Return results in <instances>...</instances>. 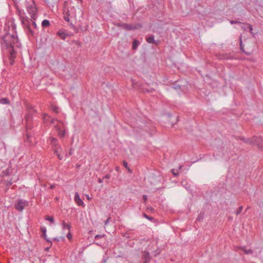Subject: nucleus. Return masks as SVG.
<instances>
[{
	"label": "nucleus",
	"instance_id": "a19ab883",
	"mask_svg": "<svg viewBox=\"0 0 263 263\" xmlns=\"http://www.w3.org/2000/svg\"><path fill=\"white\" fill-rule=\"evenodd\" d=\"M241 29H243L245 31L248 30V26L245 25V23L243 24V25H242L241 27Z\"/></svg>",
	"mask_w": 263,
	"mask_h": 263
},
{
	"label": "nucleus",
	"instance_id": "6e6d98bb",
	"mask_svg": "<svg viewBox=\"0 0 263 263\" xmlns=\"http://www.w3.org/2000/svg\"><path fill=\"white\" fill-rule=\"evenodd\" d=\"M54 187H55L54 184H51L50 186V188L52 189H53Z\"/></svg>",
	"mask_w": 263,
	"mask_h": 263
},
{
	"label": "nucleus",
	"instance_id": "20e7f679",
	"mask_svg": "<svg viewBox=\"0 0 263 263\" xmlns=\"http://www.w3.org/2000/svg\"><path fill=\"white\" fill-rule=\"evenodd\" d=\"M117 27H122L123 29L127 31L134 30L142 27L140 24L132 25L127 23H118L116 24Z\"/></svg>",
	"mask_w": 263,
	"mask_h": 263
},
{
	"label": "nucleus",
	"instance_id": "f257e3e1",
	"mask_svg": "<svg viewBox=\"0 0 263 263\" xmlns=\"http://www.w3.org/2000/svg\"><path fill=\"white\" fill-rule=\"evenodd\" d=\"M2 40V49H5L9 53L10 64L12 65L16 54L14 48H19L21 46V43L14 35H10L9 34L4 35Z\"/></svg>",
	"mask_w": 263,
	"mask_h": 263
},
{
	"label": "nucleus",
	"instance_id": "2f4dec72",
	"mask_svg": "<svg viewBox=\"0 0 263 263\" xmlns=\"http://www.w3.org/2000/svg\"><path fill=\"white\" fill-rule=\"evenodd\" d=\"M243 209V206H239L238 209L236 211L235 213L237 215L239 214Z\"/></svg>",
	"mask_w": 263,
	"mask_h": 263
},
{
	"label": "nucleus",
	"instance_id": "ea45409f",
	"mask_svg": "<svg viewBox=\"0 0 263 263\" xmlns=\"http://www.w3.org/2000/svg\"><path fill=\"white\" fill-rule=\"evenodd\" d=\"M58 148H58V147H54V148H53V149L54 151V153L55 154L57 155L58 154H59V152H58Z\"/></svg>",
	"mask_w": 263,
	"mask_h": 263
},
{
	"label": "nucleus",
	"instance_id": "412c9836",
	"mask_svg": "<svg viewBox=\"0 0 263 263\" xmlns=\"http://www.w3.org/2000/svg\"><path fill=\"white\" fill-rule=\"evenodd\" d=\"M63 229H68V231H70L71 228V225L70 223H67L65 221H63L62 222Z\"/></svg>",
	"mask_w": 263,
	"mask_h": 263
},
{
	"label": "nucleus",
	"instance_id": "37998d69",
	"mask_svg": "<svg viewBox=\"0 0 263 263\" xmlns=\"http://www.w3.org/2000/svg\"><path fill=\"white\" fill-rule=\"evenodd\" d=\"M34 21L35 20H31L32 24L31 25H32L34 28H36L37 26H36V23H35Z\"/></svg>",
	"mask_w": 263,
	"mask_h": 263
},
{
	"label": "nucleus",
	"instance_id": "9d476101",
	"mask_svg": "<svg viewBox=\"0 0 263 263\" xmlns=\"http://www.w3.org/2000/svg\"><path fill=\"white\" fill-rule=\"evenodd\" d=\"M215 55L218 60H223L232 59V56L230 53H217Z\"/></svg>",
	"mask_w": 263,
	"mask_h": 263
},
{
	"label": "nucleus",
	"instance_id": "f704fd0d",
	"mask_svg": "<svg viewBox=\"0 0 263 263\" xmlns=\"http://www.w3.org/2000/svg\"><path fill=\"white\" fill-rule=\"evenodd\" d=\"M72 154H73V149L72 148H70L69 149V151L68 154H66L65 157H67L69 156H71Z\"/></svg>",
	"mask_w": 263,
	"mask_h": 263
},
{
	"label": "nucleus",
	"instance_id": "6ab92c4d",
	"mask_svg": "<svg viewBox=\"0 0 263 263\" xmlns=\"http://www.w3.org/2000/svg\"><path fill=\"white\" fill-rule=\"evenodd\" d=\"M146 41L148 43H153V44H155L156 45H158V43H156L155 42V40L154 39V35H152L151 36H149L148 37H147L146 39Z\"/></svg>",
	"mask_w": 263,
	"mask_h": 263
},
{
	"label": "nucleus",
	"instance_id": "4be33fe9",
	"mask_svg": "<svg viewBox=\"0 0 263 263\" xmlns=\"http://www.w3.org/2000/svg\"><path fill=\"white\" fill-rule=\"evenodd\" d=\"M50 25V22L47 20H44L42 22V26L43 28L49 27Z\"/></svg>",
	"mask_w": 263,
	"mask_h": 263
},
{
	"label": "nucleus",
	"instance_id": "393cba45",
	"mask_svg": "<svg viewBox=\"0 0 263 263\" xmlns=\"http://www.w3.org/2000/svg\"><path fill=\"white\" fill-rule=\"evenodd\" d=\"M143 216L144 217H145V218H146L147 219L150 220L151 221H152V222H155V219H154V217L147 215L145 213H143Z\"/></svg>",
	"mask_w": 263,
	"mask_h": 263
},
{
	"label": "nucleus",
	"instance_id": "052dcab7",
	"mask_svg": "<svg viewBox=\"0 0 263 263\" xmlns=\"http://www.w3.org/2000/svg\"><path fill=\"white\" fill-rule=\"evenodd\" d=\"M87 199L88 200H90V198L89 197L88 195L87 196Z\"/></svg>",
	"mask_w": 263,
	"mask_h": 263
},
{
	"label": "nucleus",
	"instance_id": "4c0bfd02",
	"mask_svg": "<svg viewBox=\"0 0 263 263\" xmlns=\"http://www.w3.org/2000/svg\"><path fill=\"white\" fill-rule=\"evenodd\" d=\"M105 236V235L104 234H103V235H100V234H98L96 236H95V239L97 240L99 238H102L103 237Z\"/></svg>",
	"mask_w": 263,
	"mask_h": 263
},
{
	"label": "nucleus",
	"instance_id": "ddd939ff",
	"mask_svg": "<svg viewBox=\"0 0 263 263\" xmlns=\"http://www.w3.org/2000/svg\"><path fill=\"white\" fill-rule=\"evenodd\" d=\"M55 128L58 131V135L60 137H64L65 135V131L64 129H61L58 125H55Z\"/></svg>",
	"mask_w": 263,
	"mask_h": 263
},
{
	"label": "nucleus",
	"instance_id": "1a4fd4ad",
	"mask_svg": "<svg viewBox=\"0 0 263 263\" xmlns=\"http://www.w3.org/2000/svg\"><path fill=\"white\" fill-rule=\"evenodd\" d=\"M25 119L26 128V130H27L32 128V125H31V121L32 120V115L30 113L27 114L25 116Z\"/></svg>",
	"mask_w": 263,
	"mask_h": 263
},
{
	"label": "nucleus",
	"instance_id": "0eeeda50",
	"mask_svg": "<svg viewBox=\"0 0 263 263\" xmlns=\"http://www.w3.org/2000/svg\"><path fill=\"white\" fill-rule=\"evenodd\" d=\"M254 145L257 146L261 151L263 150V139L261 137L253 136Z\"/></svg>",
	"mask_w": 263,
	"mask_h": 263
},
{
	"label": "nucleus",
	"instance_id": "603ef678",
	"mask_svg": "<svg viewBox=\"0 0 263 263\" xmlns=\"http://www.w3.org/2000/svg\"><path fill=\"white\" fill-rule=\"evenodd\" d=\"M143 199L145 202H146L147 200V196L146 195H144L143 196Z\"/></svg>",
	"mask_w": 263,
	"mask_h": 263
},
{
	"label": "nucleus",
	"instance_id": "f03ea898",
	"mask_svg": "<svg viewBox=\"0 0 263 263\" xmlns=\"http://www.w3.org/2000/svg\"><path fill=\"white\" fill-rule=\"evenodd\" d=\"M20 14V19L22 22V24L23 26V27L25 29L26 31L29 35H31L32 36L34 35V32L31 29V24L30 22V20L26 16H25L21 14V10L18 11Z\"/></svg>",
	"mask_w": 263,
	"mask_h": 263
},
{
	"label": "nucleus",
	"instance_id": "a878e982",
	"mask_svg": "<svg viewBox=\"0 0 263 263\" xmlns=\"http://www.w3.org/2000/svg\"><path fill=\"white\" fill-rule=\"evenodd\" d=\"M0 103L3 104H9L10 101L7 98H4L0 99Z\"/></svg>",
	"mask_w": 263,
	"mask_h": 263
},
{
	"label": "nucleus",
	"instance_id": "cd10ccee",
	"mask_svg": "<svg viewBox=\"0 0 263 263\" xmlns=\"http://www.w3.org/2000/svg\"><path fill=\"white\" fill-rule=\"evenodd\" d=\"M253 137L251 138L247 139L246 141H245V143L254 145V140Z\"/></svg>",
	"mask_w": 263,
	"mask_h": 263
},
{
	"label": "nucleus",
	"instance_id": "13d9d810",
	"mask_svg": "<svg viewBox=\"0 0 263 263\" xmlns=\"http://www.w3.org/2000/svg\"><path fill=\"white\" fill-rule=\"evenodd\" d=\"M49 248H50V247L46 248L45 249V251H48L49 250Z\"/></svg>",
	"mask_w": 263,
	"mask_h": 263
},
{
	"label": "nucleus",
	"instance_id": "9b49d317",
	"mask_svg": "<svg viewBox=\"0 0 263 263\" xmlns=\"http://www.w3.org/2000/svg\"><path fill=\"white\" fill-rule=\"evenodd\" d=\"M74 200L75 202L79 206H82L83 208L85 206V204H84L83 201L80 198V196L78 193L76 192L74 194Z\"/></svg>",
	"mask_w": 263,
	"mask_h": 263
},
{
	"label": "nucleus",
	"instance_id": "f3484780",
	"mask_svg": "<svg viewBox=\"0 0 263 263\" xmlns=\"http://www.w3.org/2000/svg\"><path fill=\"white\" fill-rule=\"evenodd\" d=\"M142 259L143 260L150 261L151 257L150 256L149 253L147 251H144L143 253Z\"/></svg>",
	"mask_w": 263,
	"mask_h": 263
},
{
	"label": "nucleus",
	"instance_id": "7c9ffc66",
	"mask_svg": "<svg viewBox=\"0 0 263 263\" xmlns=\"http://www.w3.org/2000/svg\"><path fill=\"white\" fill-rule=\"evenodd\" d=\"M70 28H72L74 30L75 33H78L79 32L78 28H77L73 24L71 23L70 24Z\"/></svg>",
	"mask_w": 263,
	"mask_h": 263
},
{
	"label": "nucleus",
	"instance_id": "0e129e2a",
	"mask_svg": "<svg viewBox=\"0 0 263 263\" xmlns=\"http://www.w3.org/2000/svg\"><path fill=\"white\" fill-rule=\"evenodd\" d=\"M182 167V166H180L179 167V169L180 170Z\"/></svg>",
	"mask_w": 263,
	"mask_h": 263
},
{
	"label": "nucleus",
	"instance_id": "39448f33",
	"mask_svg": "<svg viewBox=\"0 0 263 263\" xmlns=\"http://www.w3.org/2000/svg\"><path fill=\"white\" fill-rule=\"evenodd\" d=\"M27 10L28 12L30 14L31 20H35L37 18V8L34 3L28 5L27 7Z\"/></svg>",
	"mask_w": 263,
	"mask_h": 263
},
{
	"label": "nucleus",
	"instance_id": "bb28decb",
	"mask_svg": "<svg viewBox=\"0 0 263 263\" xmlns=\"http://www.w3.org/2000/svg\"><path fill=\"white\" fill-rule=\"evenodd\" d=\"M43 119L45 122H48L50 121L51 117L47 114H44Z\"/></svg>",
	"mask_w": 263,
	"mask_h": 263
},
{
	"label": "nucleus",
	"instance_id": "b1692460",
	"mask_svg": "<svg viewBox=\"0 0 263 263\" xmlns=\"http://www.w3.org/2000/svg\"><path fill=\"white\" fill-rule=\"evenodd\" d=\"M51 109L53 112H55L56 114H58L59 113V108L55 105H51Z\"/></svg>",
	"mask_w": 263,
	"mask_h": 263
},
{
	"label": "nucleus",
	"instance_id": "6e6552de",
	"mask_svg": "<svg viewBox=\"0 0 263 263\" xmlns=\"http://www.w3.org/2000/svg\"><path fill=\"white\" fill-rule=\"evenodd\" d=\"M25 142L29 146H31L34 144V138L30 133L27 132Z\"/></svg>",
	"mask_w": 263,
	"mask_h": 263
},
{
	"label": "nucleus",
	"instance_id": "c756f323",
	"mask_svg": "<svg viewBox=\"0 0 263 263\" xmlns=\"http://www.w3.org/2000/svg\"><path fill=\"white\" fill-rule=\"evenodd\" d=\"M45 219L49 221L51 223H54V220L52 216H49L48 215L46 216Z\"/></svg>",
	"mask_w": 263,
	"mask_h": 263
},
{
	"label": "nucleus",
	"instance_id": "5fc2aeb1",
	"mask_svg": "<svg viewBox=\"0 0 263 263\" xmlns=\"http://www.w3.org/2000/svg\"><path fill=\"white\" fill-rule=\"evenodd\" d=\"M102 180H103V179L99 178L98 180V181L99 183H101L102 182Z\"/></svg>",
	"mask_w": 263,
	"mask_h": 263
},
{
	"label": "nucleus",
	"instance_id": "680f3d73",
	"mask_svg": "<svg viewBox=\"0 0 263 263\" xmlns=\"http://www.w3.org/2000/svg\"><path fill=\"white\" fill-rule=\"evenodd\" d=\"M54 240H56V241H59V239H58V238H54Z\"/></svg>",
	"mask_w": 263,
	"mask_h": 263
},
{
	"label": "nucleus",
	"instance_id": "7ed1b4c3",
	"mask_svg": "<svg viewBox=\"0 0 263 263\" xmlns=\"http://www.w3.org/2000/svg\"><path fill=\"white\" fill-rule=\"evenodd\" d=\"M66 2H65L63 8L64 19L67 22H69V17L75 16V8L74 7H68L66 6Z\"/></svg>",
	"mask_w": 263,
	"mask_h": 263
},
{
	"label": "nucleus",
	"instance_id": "e433bc0d",
	"mask_svg": "<svg viewBox=\"0 0 263 263\" xmlns=\"http://www.w3.org/2000/svg\"><path fill=\"white\" fill-rule=\"evenodd\" d=\"M12 184V182L11 180L7 181L6 183V185L8 187Z\"/></svg>",
	"mask_w": 263,
	"mask_h": 263
},
{
	"label": "nucleus",
	"instance_id": "a18cd8bd",
	"mask_svg": "<svg viewBox=\"0 0 263 263\" xmlns=\"http://www.w3.org/2000/svg\"><path fill=\"white\" fill-rule=\"evenodd\" d=\"M203 215H202L201 213H200L199 216H198L197 220H200V219L203 218Z\"/></svg>",
	"mask_w": 263,
	"mask_h": 263
},
{
	"label": "nucleus",
	"instance_id": "58836bf2",
	"mask_svg": "<svg viewBox=\"0 0 263 263\" xmlns=\"http://www.w3.org/2000/svg\"><path fill=\"white\" fill-rule=\"evenodd\" d=\"M66 237L69 240H70L72 238V234H71L70 231L68 232V234L66 235Z\"/></svg>",
	"mask_w": 263,
	"mask_h": 263
},
{
	"label": "nucleus",
	"instance_id": "3c124183",
	"mask_svg": "<svg viewBox=\"0 0 263 263\" xmlns=\"http://www.w3.org/2000/svg\"><path fill=\"white\" fill-rule=\"evenodd\" d=\"M55 120H56V119L51 118V119L50 120V122L51 123L53 124Z\"/></svg>",
	"mask_w": 263,
	"mask_h": 263
},
{
	"label": "nucleus",
	"instance_id": "c85d7f7f",
	"mask_svg": "<svg viewBox=\"0 0 263 263\" xmlns=\"http://www.w3.org/2000/svg\"><path fill=\"white\" fill-rule=\"evenodd\" d=\"M245 25L248 26V30H249L250 32L253 35V36H254V33L253 32V29L252 25H251L250 24H249L248 23H245Z\"/></svg>",
	"mask_w": 263,
	"mask_h": 263
},
{
	"label": "nucleus",
	"instance_id": "bf43d9fd",
	"mask_svg": "<svg viewBox=\"0 0 263 263\" xmlns=\"http://www.w3.org/2000/svg\"><path fill=\"white\" fill-rule=\"evenodd\" d=\"M150 261H147V260H143V263H149Z\"/></svg>",
	"mask_w": 263,
	"mask_h": 263
},
{
	"label": "nucleus",
	"instance_id": "5701e85b",
	"mask_svg": "<svg viewBox=\"0 0 263 263\" xmlns=\"http://www.w3.org/2000/svg\"><path fill=\"white\" fill-rule=\"evenodd\" d=\"M41 232H42V237L44 238H46V228L44 227L41 228Z\"/></svg>",
	"mask_w": 263,
	"mask_h": 263
},
{
	"label": "nucleus",
	"instance_id": "aec40b11",
	"mask_svg": "<svg viewBox=\"0 0 263 263\" xmlns=\"http://www.w3.org/2000/svg\"><path fill=\"white\" fill-rule=\"evenodd\" d=\"M140 44V42L137 40L135 39L133 42L132 49L134 50H136Z\"/></svg>",
	"mask_w": 263,
	"mask_h": 263
},
{
	"label": "nucleus",
	"instance_id": "8fccbe9b",
	"mask_svg": "<svg viewBox=\"0 0 263 263\" xmlns=\"http://www.w3.org/2000/svg\"><path fill=\"white\" fill-rule=\"evenodd\" d=\"M57 157L60 160H62L63 159V157L61 154H58Z\"/></svg>",
	"mask_w": 263,
	"mask_h": 263
},
{
	"label": "nucleus",
	"instance_id": "49530a36",
	"mask_svg": "<svg viewBox=\"0 0 263 263\" xmlns=\"http://www.w3.org/2000/svg\"><path fill=\"white\" fill-rule=\"evenodd\" d=\"M110 219V217H109L105 221H104V224L105 226L107 225V223L109 222Z\"/></svg>",
	"mask_w": 263,
	"mask_h": 263
},
{
	"label": "nucleus",
	"instance_id": "c03bdc74",
	"mask_svg": "<svg viewBox=\"0 0 263 263\" xmlns=\"http://www.w3.org/2000/svg\"><path fill=\"white\" fill-rule=\"evenodd\" d=\"M111 177V175L109 174H108L107 175H106L103 178V179H109Z\"/></svg>",
	"mask_w": 263,
	"mask_h": 263
},
{
	"label": "nucleus",
	"instance_id": "a211bd4d",
	"mask_svg": "<svg viewBox=\"0 0 263 263\" xmlns=\"http://www.w3.org/2000/svg\"><path fill=\"white\" fill-rule=\"evenodd\" d=\"M237 248L238 249L242 250L244 252V253L246 254H253V250L251 249H249V250L245 249V247L239 246V247H238Z\"/></svg>",
	"mask_w": 263,
	"mask_h": 263
},
{
	"label": "nucleus",
	"instance_id": "f8f14e48",
	"mask_svg": "<svg viewBox=\"0 0 263 263\" xmlns=\"http://www.w3.org/2000/svg\"><path fill=\"white\" fill-rule=\"evenodd\" d=\"M239 45H240V50L243 52L245 53L246 55H251V53L250 52H247V51H246L245 50V49H244V46L242 44V35H240V36H239Z\"/></svg>",
	"mask_w": 263,
	"mask_h": 263
},
{
	"label": "nucleus",
	"instance_id": "864d4df0",
	"mask_svg": "<svg viewBox=\"0 0 263 263\" xmlns=\"http://www.w3.org/2000/svg\"><path fill=\"white\" fill-rule=\"evenodd\" d=\"M47 242H50V247L52 245V243H51V241H50L48 238H47V237H46V238H44Z\"/></svg>",
	"mask_w": 263,
	"mask_h": 263
},
{
	"label": "nucleus",
	"instance_id": "09e8293b",
	"mask_svg": "<svg viewBox=\"0 0 263 263\" xmlns=\"http://www.w3.org/2000/svg\"><path fill=\"white\" fill-rule=\"evenodd\" d=\"M123 164L125 167H126V168L128 167V163L126 161H123Z\"/></svg>",
	"mask_w": 263,
	"mask_h": 263
},
{
	"label": "nucleus",
	"instance_id": "79ce46f5",
	"mask_svg": "<svg viewBox=\"0 0 263 263\" xmlns=\"http://www.w3.org/2000/svg\"><path fill=\"white\" fill-rule=\"evenodd\" d=\"M171 172H172V174H173V175H174L175 177H176V176H178V173H176V172H175V170H174V169H172V170H171Z\"/></svg>",
	"mask_w": 263,
	"mask_h": 263
},
{
	"label": "nucleus",
	"instance_id": "4d7b16f0",
	"mask_svg": "<svg viewBox=\"0 0 263 263\" xmlns=\"http://www.w3.org/2000/svg\"><path fill=\"white\" fill-rule=\"evenodd\" d=\"M239 137H240V136H238H238H235V138L237 140H239Z\"/></svg>",
	"mask_w": 263,
	"mask_h": 263
},
{
	"label": "nucleus",
	"instance_id": "e2e57ef3",
	"mask_svg": "<svg viewBox=\"0 0 263 263\" xmlns=\"http://www.w3.org/2000/svg\"><path fill=\"white\" fill-rule=\"evenodd\" d=\"M58 121L59 122L61 123V124H63V122L60 121H59V120H58Z\"/></svg>",
	"mask_w": 263,
	"mask_h": 263
},
{
	"label": "nucleus",
	"instance_id": "c9c22d12",
	"mask_svg": "<svg viewBox=\"0 0 263 263\" xmlns=\"http://www.w3.org/2000/svg\"><path fill=\"white\" fill-rule=\"evenodd\" d=\"M230 23L231 24H242L241 22H239L238 21H234V20H231L230 21Z\"/></svg>",
	"mask_w": 263,
	"mask_h": 263
},
{
	"label": "nucleus",
	"instance_id": "473e14b6",
	"mask_svg": "<svg viewBox=\"0 0 263 263\" xmlns=\"http://www.w3.org/2000/svg\"><path fill=\"white\" fill-rule=\"evenodd\" d=\"M154 90H155V89L154 88H152L149 89L143 88V91L144 92H148V93H150V92H153Z\"/></svg>",
	"mask_w": 263,
	"mask_h": 263
},
{
	"label": "nucleus",
	"instance_id": "423d86ee",
	"mask_svg": "<svg viewBox=\"0 0 263 263\" xmlns=\"http://www.w3.org/2000/svg\"><path fill=\"white\" fill-rule=\"evenodd\" d=\"M28 205V202L27 201L19 199L17 203L14 205V207L18 211L21 212L24 209L25 207Z\"/></svg>",
	"mask_w": 263,
	"mask_h": 263
},
{
	"label": "nucleus",
	"instance_id": "dca6fc26",
	"mask_svg": "<svg viewBox=\"0 0 263 263\" xmlns=\"http://www.w3.org/2000/svg\"><path fill=\"white\" fill-rule=\"evenodd\" d=\"M58 35L63 40L66 39L67 34L65 33V31L62 29H60L57 33Z\"/></svg>",
	"mask_w": 263,
	"mask_h": 263
},
{
	"label": "nucleus",
	"instance_id": "de8ad7c7",
	"mask_svg": "<svg viewBox=\"0 0 263 263\" xmlns=\"http://www.w3.org/2000/svg\"><path fill=\"white\" fill-rule=\"evenodd\" d=\"M239 140L242 141L244 143L246 141L247 139L244 137H239Z\"/></svg>",
	"mask_w": 263,
	"mask_h": 263
},
{
	"label": "nucleus",
	"instance_id": "2eb2a0df",
	"mask_svg": "<svg viewBox=\"0 0 263 263\" xmlns=\"http://www.w3.org/2000/svg\"><path fill=\"white\" fill-rule=\"evenodd\" d=\"M9 27H11L12 29V30L13 31V33L11 35H14L16 37H17V36L16 35V26L14 23L13 22H11V25H10V26H9ZM7 34H9L10 35H11L10 33H7ZM6 34H7V33L5 35H6ZM17 39H18V38H17Z\"/></svg>",
	"mask_w": 263,
	"mask_h": 263
},
{
	"label": "nucleus",
	"instance_id": "4468645a",
	"mask_svg": "<svg viewBox=\"0 0 263 263\" xmlns=\"http://www.w3.org/2000/svg\"><path fill=\"white\" fill-rule=\"evenodd\" d=\"M50 143L54 147H58L59 148L61 149V146L58 144V140L57 138H51Z\"/></svg>",
	"mask_w": 263,
	"mask_h": 263
},
{
	"label": "nucleus",
	"instance_id": "72a5a7b5",
	"mask_svg": "<svg viewBox=\"0 0 263 263\" xmlns=\"http://www.w3.org/2000/svg\"><path fill=\"white\" fill-rule=\"evenodd\" d=\"M146 211L148 212H154L155 210L152 206H149V207H147Z\"/></svg>",
	"mask_w": 263,
	"mask_h": 263
}]
</instances>
